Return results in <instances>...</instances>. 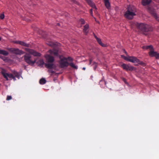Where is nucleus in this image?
<instances>
[{"label": "nucleus", "instance_id": "nucleus-8", "mask_svg": "<svg viewBox=\"0 0 159 159\" xmlns=\"http://www.w3.org/2000/svg\"><path fill=\"white\" fill-rule=\"evenodd\" d=\"M121 66L123 68L127 71H132L134 70V68L132 66H129V65L123 63L121 65Z\"/></svg>", "mask_w": 159, "mask_h": 159}, {"label": "nucleus", "instance_id": "nucleus-13", "mask_svg": "<svg viewBox=\"0 0 159 159\" xmlns=\"http://www.w3.org/2000/svg\"><path fill=\"white\" fill-rule=\"evenodd\" d=\"M84 27L83 32L85 35H87L89 31V25L87 24L84 26Z\"/></svg>", "mask_w": 159, "mask_h": 159}, {"label": "nucleus", "instance_id": "nucleus-25", "mask_svg": "<svg viewBox=\"0 0 159 159\" xmlns=\"http://www.w3.org/2000/svg\"><path fill=\"white\" fill-rule=\"evenodd\" d=\"M51 47H53L56 45H57V43H54L52 41H50L47 43Z\"/></svg>", "mask_w": 159, "mask_h": 159}, {"label": "nucleus", "instance_id": "nucleus-41", "mask_svg": "<svg viewBox=\"0 0 159 159\" xmlns=\"http://www.w3.org/2000/svg\"><path fill=\"white\" fill-rule=\"evenodd\" d=\"M85 68H84H84H83V69L84 70H85Z\"/></svg>", "mask_w": 159, "mask_h": 159}, {"label": "nucleus", "instance_id": "nucleus-14", "mask_svg": "<svg viewBox=\"0 0 159 159\" xmlns=\"http://www.w3.org/2000/svg\"><path fill=\"white\" fill-rule=\"evenodd\" d=\"M17 43L20 44L22 46H23L27 47H30L31 46V45L30 44L26 43L24 42L21 41H18Z\"/></svg>", "mask_w": 159, "mask_h": 159}, {"label": "nucleus", "instance_id": "nucleus-17", "mask_svg": "<svg viewBox=\"0 0 159 159\" xmlns=\"http://www.w3.org/2000/svg\"><path fill=\"white\" fill-rule=\"evenodd\" d=\"M88 4L93 8H96V6L94 3H93L91 0H85Z\"/></svg>", "mask_w": 159, "mask_h": 159}, {"label": "nucleus", "instance_id": "nucleus-27", "mask_svg": "<svg viewBox=\"0 0 159 159\" xmlns=\"http://www.w3.org/2000/svg\"><path fill=\"white\" fill-rule=\"evenodd\" d=\"M48 72H49V73H51L52 74H51V75H52V74H54L55 73V71L54 70H53L52 69H49L48 70Z\"/></svg>", "mask_w": 159, "mask_h": 159}, {"label": "nucleus", "instance_id": "nucleus-37", "mask_svg": "<svg viewBox=\"0 0 159 159\" xmlns=\"http://www.w3.org/2000/svg\"><path fill=\"white\" fill-rule=\"evenodd\" d=\"M74 3L78 5H79V3L78 2L76 1H74Z\"/></svg>", "mask_w": 159, "mask_h": 159}, {"label": "nucleus", "instance_id": "nucleus-36", "mask_svg": "<svg viewBox=\"0 0 159 159\" xmlns=\"http://www.w3.org/2000/svg\"><path fill=\"white\" fill-rule=\"evenodd\" d=\"M90 12L91 15L92 16L93 15V9H92L90 10Z\"/></svg>", "mask_w": 159, "mask_h": 159}, {"label": "nucleus", "instance_id": "nucleus-20", "mask_svg": "<svg viewBox=\"0 0 159 159\" xmlns=\"http://www.w3.org/2000/svg\"><path fill=\"white\" fill-rule=\"evenodd\" d=\"M96 40H97L98 43L102 46L103 47H105L106 46V45L102 42L101 40L100 39H97Z\"/></svg>", "mask_w": 159, "mask_h": 159}, {"label": "nucleus", "instance_id": "nucleus-11", "mask_svg": "<svg viewBox=\"0 0 159 159\" xmlns=\"http://www.w3.org/2000/svg\"><path fill=\"white\" fill-rule=\"evenodd\" d=\"M148 11L154 17L155 19L159 21V17L157 16V14L155 13L154 10L151 9L149 7Z\"/></svg>", "mask_w": 159, "mask_h": 159}, {"label": "nucleus", "instance_id": "nucleus-32", "mask_svg": "<svg viewBox=\"0 0 159 159\" xmlns=\"http://www.w3.org/2000/svg\"><path fill=\"white\" fill-rule=\"evenodd\" d=\"M4 18V14H2L0 15V18L3 19Z\"/></svg>", "mask_w": 159, "mask_h": 159}, {"label": "nucleus", "instance_id": "nucleus-30", "mask_svg": "<svg viewBox=\"0 0 159 159\" xmlns=\"http://www.w3.org/2000/svg\"><path fill=\"white\" fill-rule=\"evenodd\" d=\"M39 63L41 65H43L44 64V62L43 60H40L39 61Z\"/></svg>", "mask_w": 159, "mask_h": 159}, {"label": "nucleus", "instance_id": "nucleus-6", "mask_svg": "<svg viewBox=\"0 0 159 159\" xmlns=\"http://www.w3.org/2000/svg\"><path fill=\"white\" fill-rule=\"evenodd\" d=\"M9 50L11 52L18 55H21L24 54L25 52L21 50H20L18 48H10Z\"/></svg>", "mask_w": 159, "mask_h": 159}, {"label": "nucleus", "instance_id": "nucleus-5", "mask_svg": "<svg viewBox=\"0 0 159 159\" xmlns=\"http://www.w3.org/2000/svg\"><path fill=\"white\" fill-rule=\"evenodd\" d=\"M0 71L1 74L7 80H8V78H12L14 80H16V77L14 76L12 74L8 73L7 72V70L6 69L1 67L0 68Z\"/></svg>", "mask_w": 159, "mask_h": 159}, {"label": "nucleus", "instance_id": "nucleus-39", "mask_svg": "<svg viewBox=\"0 0 159 159\" xmlns=\"http://www.w3.org/2000/svg\"><path fill=\"white\" fill-rule=\"evenodd\" d=\"M94 36L96 40L97 39H99L95 34H94Z\"/></svg>", "mask_w": 159, "mask_h": 159}, {"label": "nucleus", "instance_id": "nucleus-16", "mask_svg": "<svg viewBox=\"0 0 159 159\" xmlns=\"http://www.w3.org/2000/svg\"><path fill=\"white\" fill-rule=\"evenodd\" d=\"M142 48L144 49H149L151 51H153L154 49L152 45H145L143 46Z\"/></svg>", "mask_w": 159, "mask_h": 159}, {"label": "nucleus", "instance_id": "nucleus-3", "mask_svg": "<svg viewBox=\"0 0 159 159\" xmlns=\"http://www.w3.org/2000/svg\"><path fill=\"white\" fill-rule=\"evenodd\" d=\"M137 25L140 32L145 35H148L149 32L152 31V28L149 25L143 23H139Z\"/></svg>", "mask_w": 159, "mask_h": 159}, {"label": "nucleus", "instance_id": "nucleus-12", "mask_svg": "<svg viewBox=\"0 0 159 159\" xmlns=\"http://www.w3.org/2000/svg\"><path fill=\"white\" fill-rule=\"evenodd\" d=\"M45 66L46 68L49 69H55L56 68V66L55 65L52 63H45Z\"/></svg>", "mask_w": 159, "mask_h": 159}, {"label": "nucleus", "instance_id": "nucleus-24", "mask_svg": "<svg viewBox=\"0 0 159 159\" xmlns=\"http://www.w3.org/2000/svg\"><path fill=\"white\" fill-rule=\"evenodd\" d=\"M46 80L43 78H41L39 81V83L41 84H43L46 83Z\"/></svg>", "mask_w": 159, "mask_h": 159}, {"label": "nucleus", "instance_id": "nucleus-15", "mask_svg": "<svg viewBox=\"0 0 159 159\" xmlns=\"http://www.w3.org/2000/svg\"><path fill=\"white\" fill-rule=\"evenodd\" d=\"M151 2V0H142V4L143 6H145L149 5Z\"/></svg>", "mask_w": 159, "mask_h": 159}, {"label": "nucleus", "instance_id": "nucleus-31", "mask_svg": "<svg viewBox=\"0 0 159 159\" xmlns=\"http://www.w3.org/2000/svg\"><path fill=\"white\" fill-rule=\"evenodd\" d=\"M12 99V97L11 96H7V100H9Z\"/></svg>", "mask_w": 159, "mask_h": 159}, {"label": "nucleus", "instance_id": "nucleus-22", "mask_svg": "<svg viewBox=\"0 0 159 159\" xmlns=\"http://www.w3.org/2000/svg\"><path fill=\"white\" fill-rule=\"evenodd\" d=\"M139 23H138L136 22L132 21L131 22L130 24L132 28H134L135 26L137 28V24H139Z\"/></svg>", "mask_w": 159, "mask_h": 159}, {"label": "nucleus", "instance_id": "nucleus-33", "mask_svg": "<svg viewBox=\"0 0 159 159\" xmlns=\"http://www.w3.org/2000/svg\"><path fill=\"white\" fill-rule=\"evenodd\" d=\"M0 58H1L4 61H5L6 59V58L0 55Z\"/></svg>", "mask_w": 159, "mask_h": 159}, {"label": "nucleus", "instance_id": "nucleus-35", "mask_svg": "<svg viewBox=\"0 0 159 159\" xmlns=\"http://www.w3.org/2000/svg\"><path fill=\"white\" fill-rule=\"evenodd\" d=\"M123 80L125 84H128V83L126 81V80L125 79L123 78Z\"/></svg>", "mask_w": 159, "mask_h": 159}, {"label": "nucleus", "instance_id": "nucleus-23", "mask_svg": "<svg viewBox=\"0 0 159 159\" xmlns=\"http://www.w3.org/2000/svg\"><path fill=\"white\" fill-rule=\"evenodd\" d=\"M49 52L51 54H53L54 56H58V51L50 50Z\"/></svg>", "mask_w": 159, "mask_h": 159}, {"label": "nucleus", "instance_id": "nucleus-1", "mask_svg": "<svg viewBox=\"0 0 159 159\" xmlns=\"http://www.w3.org/2000/svg\"><path fill=\"white\" fill-rule=\"evenodd\" d=\"M25 50L29 53L25 52V54L24 56V60L28 64L30 65H33L36 61L35 60H33L31 54L34 56L40 57L41 54L35 50L29 48H25Z\"/></svg>", "mask_w": 159, "mask_h": 159}, {"label": "nucleus", "instance_id": "nucleus-34", "mask_svg": "<svg viewBox=\"0 0 159 159\" xmlns=\"http://www.w3.org/2000/svg\"><path fill=\"white\" fill-rule=\"evenodd\" d=\"M93 64H95V66L94 67V70H95L96 68V67L97 66V63L95 62H93Z\"/></svg>", "mask_w": 159, "mask_h": 159}, {"label": "nucleus", "instance_id": "nucleus-21", "mask_svg": "<svg viewBox=\"0 0 159 159\" xmlns=\"http://www.w3.org/2000/svg\"><path fill=\"white\" fill-rule=\"evenodd\" d=\"M0 54H2L4 56H7L8 54V52L4 50H0Z\"/></svg>", "mask_w": 159, "mask_h": 159}, {"label": "nucleus", "instance_id": "nucleus-19", "mask_svg": "<svg viewBox=\"0 0 159 159\" xmlns=\"http://www.w3.org/2000/svg\"><path fill=\"white\" fill-rule=\"evenodd\" d=\"M12 74L14 76H15L18 79L20 78V75L19 73L15 70L12 71Z\"/></svg>", "mask_w": 159, "mask_h": 159}, {"label": "nucleus", "instance_id": "nucleus-40", "mask_svg": "<svg viewBox=\"0 0 159 159\" xmlns=\"http://www.w3.org/2000/svg\"><path fill=\"white\" fill-rule=\"evenodd\" d=\"M60 24L59 23H57V25H58V26H60Z\"/></svg>", "mask_w": 159, "mask_h": 159}, {"label": "nucleus", "instance_id": "nucleus-38", "mask_svg": "<svg viewBox=\"0 0 159 159\" xmlns=\"http://www.w3.org/2000/svg\"><path fill=\"white\" fill-rule=\"evenodd\" d=\"M92 61V59H90V60H89V65H90Z\"/></svg>", "mask_w": 159, "mask_h": 159}, {"label": "nucleus", "instance_id": "nucleus-26", "mask_svg": "<svg viewBox=\"0 0 159 159\" xmlns=\"http://www.w3.org/2000/svg\"><path fill=\"white\" fill-rule=\"evenodd\" d=\"M138 63L143 66L145 65V64L142 61H140L139 59L138 61H137V63Z\"/></svg>", "mask_w": 159, "mask_h": 159}, {"label": "nucleus", "instance_id": "nucleus-4", "mask_svg": "<svg viewBox=\"0 0 159 159\" xmlns=\"http://www.w3.org/2000/svg\"><path fill=\"white\" fill-rule=\"evenodd\" d=\"M59 58L60 59L59 61L60 67L61 68L67 67L68 66H70L71 67L77 69L78 67L75 65L73 62L69 63L66 60V57L62 56L60 55Z\"/></svg>", "mask_w": 159, "mask_h": 159}, {"label": "nucleus", "instance_id": "nucleus-2", "mask_svg": "<svg viewBox=\"0 0 159 159\" xmlns=\"http://www.w3.org/2000/svg\"><path fill=\"white\" fill-rule=\"evenodd\" d=\"M127 9V11L124 14V16L128 19H132L136 15L137 9L134 6L129 5Z\"/></svg>", "mask_w": 159, "mask_h": 159}, {"label": "nucleus", "instance_id": "nucleus-42", "mask_svg": "<svg viewBox=\"0 0 159 159\" xmlns=\"http://www.w3.org/2000/svg\"><path fill=\"white\" fill-rule=\"evenodd\" d=\"M1 40V38L0 37V41Z\"/></svg>", "mask_w": 159, "mask_h": 159}, {"label": "nucleus", "instance_id": "nucleus-28", "mask_svg": "<svg viewBox=\"0 0 159 159\" xmlns=\"http://www.w3.org/2000/svg\"><path fill=\"white\" fill-rule=\"evenodd\" d=\"M66 59L67 61L68 60L69 61H72L73 60V59L70 57H68L66 58Z\"/></svg>", "mask_w": 159, "mask_h": 159}, {"label": "nucleus", "instance_id": "nucleus-18", "mask_svg": "<svg viewBox=\"0 0 159 159\" xmlns=\"http://www.w3.org/2000/svg\"><path fill=\"white\" fill-rule=\"evenodd\" d=\"M104 2L107 8V9H109L110 8L111 6L109 0H104Z\"/></svg>", "mask_w": 159, "mask_h": 159}, {"label": "nucleus", "instance_id": "nucleus-9", "mask_svg": "<svg viewBox=\"0 0 159 159\" xmlns=\"http://www.w3.org/2000/svg\"><path fill=\"white\" fill-rule=\"evenodd\" d=\"M149 54L151 57H154L157 59H159V53L153 51H151L149 52Z\"/></svg>", "mask_w": 159, "mask_h": 159}, {"label": "nucleus", "instance_id": "nucleus-29", "mask_svg": "<svg viewBox=\"0 0 159 159\" xmlns=\"http://www.w3.org/2000/svg\"><path fill=\"white\" fill-rule=\"evenodd\" d=\"M80 22H81L82 25L84 24L85 23V21L83 19H81Z\"/></svg>", "mask_w": 159, "mask_h": 159}, {"label": "nucleus", "instance_id": "nucleus-10", "mask_svg": "<svg viewBox=\"0 0 159 159\" xmlns=\"http://www.w3.org/2000/svg\"><path fill=\"white\" fill-rule=\"evenodd\" d=\"M45 57L48 63H53L54 61V57L50 55H46Z\"/></svg>", "mask_w": 159, "mask_h": 159}, {"label": "nucleus", "instance_id": "nucleus-7", "mask_svg": "<svg viewBox=\"0 0 159 159\" xmlns=\"http://www.w3.org/2000/svg\"><path fill=\"white\" fill-rule=\"evenodd\" d=\"M125 59L126 61L135 63H136L137 61H138V59L136 57L133 56L125 57Z\"/></svg>", "mask_w": 159, "mask_h": 159}]
</instances>
